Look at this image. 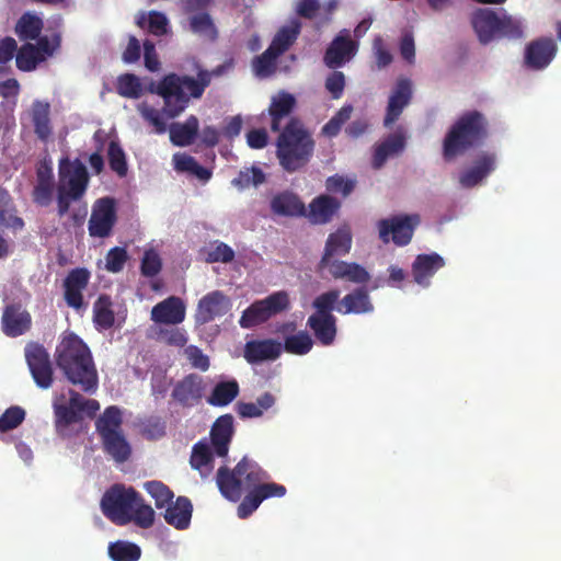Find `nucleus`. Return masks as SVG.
Listing matches in <instances>:
<instances>
[{"label":"nucleus","mask_w":561,"mask_h":561,"mask_svg":"<svg viewBox=\"0 0 561 561\" xmlns=\"http://www.w3.org/2000/svg\"><path fill=\"white\" fill-rule=\"evenodd\" d=\"M420 224L419 215H397L378 221L379 238L383 243L392 241L398 247L408 245Z\"/></svg>","instance_id":"nucleus-11"},{"label":"nucleus","mask_w":561,"mask_h":561,"mask_svg":"<svg viewBox=\"0 0 561 561\" xmlns=\"http://www.w3.org/2000/svg\"><path fill=\"white\" fill-rule=\"evenodd\" d=\"M320 270H328L334 279H344L353 284L365 285L370 279L368 271L358 263L332 260L328 265H319Z\"/></svg>","instance_id":"nucleus-19"},{"label":"nucleus","mask_w":561,"mask_h":561,"mask_svg":"<svg viewBox=\"0 0 561 561\" xmlns=\"http://www.w3.org/2000/svg\"><path fill=\"white\" fill-rule=\"evenodd\" d=\"M278 55L272 51L268 47L260 56H256L253 60V69L257 77L266 78L272 76L276 69V59Z\"/></svg>","instance_id":"nucleus-51"},{"label":"nucleus","mask_w":561,"mask_h":561,"mask_svg":"<svg viewBox=\"0 0 561 561\" xmlns=\"http://www.w3.org/2000/svg\"><path fill=\"white\" fill-rule=\"evenodd\" d=\"M198 127V119L194 115L188 116L183 124L173 123L169 129L171 142L178 147L192 145L197 136Z\"/></svg>","instance_id":"nucleus-35"},{"label":"nucleus","mask_w":561,"mask_h":561,"mask_svg":"<svg viewBox=\"0 0 561 561\" xmlns=\"http://www.w3.org/2000/svg\"><path fill=\"white\" fill-rule=\"evenodd\" d=\"M264 172L257 167H252L241 170L238 173V175L232 180V185L240 190H243L245 187H249L250 185L257 186L264 183Z\"/></svg>","instance_id":"nucleus-54"},{"label":"nucleus","mask_w":561,"mask_h":561,"mask_svg":"<svg viewBox=\"0 0 561 561\" xmlns=\"http://www.w3.org/2000/svg\"><path fill=\"white\" fill-rule=\"evenodd\" d=\"M234 259V251L227 243L221 241L213 242L206 250V262L208 263H230Z\"/></svg>","instance_id":"nucleus-55"},{"label":"nucleus","mask_w":561,"mask_h":561,"mask_svg":"<svg viewBox=\"0 0 561 561\" xmlns=\"http://www.w3.org/2000/svg\"><path fill=\"white\" fill-rule=\"evenodd\" d=\"M55 183H35L32 192L33 202L41 207H48L53 202Z\"/></svg>","instance_id":"nucleus-62"},{"label":"nucleus","mask_w":561,"mask_h":561,"mask_svg":"<svg viewBox=\"0 0 561 561\" xmlns=\"http://www.w3.org/2000/svg\"><path fill=\"white\" fill-rule=\"evenodd\" d=\"M107 158L110 168L113 172H115L119 176H125L127 174L126 156L123 148L117 141H110L107 148Z\"/></svg>","instance_id":"nucleus-50"},{"label":"nucleus","mask_w":561,"mask_h":561,"mask_svg":"<svg viewBox=\"0 0 561 561\" xmlns=\"http://www.w3.org/2000/svg\"><path fill=\"white\" fill-rule=\"evenodd\" d=\"M43 27L44 22L38 15L32 12H25L16 21L14 32L20 41L28 43V41L38 38Z\"/></svg>","instance_id":"nucleus-39"},{"label":"nucleus","mask_w":561,"mask_h":561,"mask_svg":"<svg viewBox=\"0 0 561 561\" xmlns=\"http://www.w3.org/2000/svg\"><path fill=\"white\" fill-rule=\"evenodd\" d=\"M274 215L283 217H300L306 215L305 204L299 196L290 191L279 192L270 202Z\"/></svg>","instance_id":"nucleus-26"},{"label":"nucleus","mask_w":561,"mask_h":561,"mask_svg":"<svg viewBox=\"0 0 561 561\" xmlns=\"http://www.w3.org/2000/svg\"><path fill=\"white\" fill-rule=\"evenodd\" d=\"M116 91L121 96L138 99L142 94V84L136 75L124 73L117 78Z\"/></svg>","instance_id":"nucleus-48"},{"label":"nucleus","mask_w":561,"mask_h":561,"mask_svg":"<svg viewBox=\"0 0 561 561\" xmlns=\"http://www.w3.org/2000/svg\"><path fill=\"white\" fill-rule=\"evenodd\" d=\"M270 474L255 460L244 456L233 469L222 466L217 470L216 483L221 495L237 503L238 517H250L263 503L272 497H283L285 485L268 481Z\"/></svg>","instance_id":"nucleus-1"},{"label":"nucleus","mask_w":561,"mask_h":561,"mask_svg":"<svg viewBox=\"0 0 561 561\" xmlns=\"http://www.w3.org/2000/svg\"><path fill=\"white\" fill-rule=\"evenodd\" d=\"M296 106V99L288 92H279L273 96L268 106V115L271 117V130L276 133L282 130L280 127L284 118L288 117Z\"/></svg>","instance_id":"nucleus-32"},{"label":"nucleus","mask_w":561,"mask_h":561,"mask_svg":"<svg viewBox=\"0 0 561 561\" xmlns=\"http://www.w3.org/2000/svg\"><path fill=\"white\" fill-rule=\"evenodd\" d=\"M32 323L31 314L22 310L21 306L9 305L2 314V327L5 335L16 337L30 330Z\"/></svg>","instance_id":"nucleus-25"},{"label":"nucleus","mask_w":561,"mask_h":561,"mask_svg":"<svg viewBox=\"0 0 561 561\" xmlns=\"http://www.w3.org/2000/svg\"><path fill=\"white\" fill-rule=\"evenodd\" d=\"M25 358L35 383L42 389L51 387L54 371L46 348L38 343H30L25 347Z\"/></svg>","instance_id":"nucleus-12"},{"label":"nucleus","mask_w":561,"mask_h":561,"mask_svg":"<svg viewBox=\"0 0 561 561\" xmlns=\"http://www.w3.org/2000/svg\"><path fill=\"white\" fill-rule=\"evenodd\" d=\"M59 182L56 187L57 214L61 218L68 214L72 202L80 201L89 185V173L80 159L70 161L64 158L59 162Z\"/></svg>","instance_id":"nucleus-8"},{"label":"nucleus","mask_w":561,"mask_h":561,"mask_svg":"<svg viewBox=\"0 0 561 561\" xmlns=\"http://www.w3.org/2000/svg\"><path fill=\"white\" fill-rule=\"evenodd\" d=\"M193 513V505L190 499L179 496L176 501L170 504L164 513L165 522L176 529L184 530L188 528Z\"/></svg>","instance_id":"nucleus-33"},{"label":"nucleus","mask_w":561,"mask_h":561,"mask_svg":"<svg viewBox=\"0 0 561 561\" xmlns=\"http://www.w3.org/2000/svg\"><path fill=\"white\" fill-rule=\"evenodd\" d=\"M299 33L300 24L298 22L291 26H284L276 33L268 48L280 56L295 43Z\"/></svg>","instance_id":"nucleus-44"},{"label":"nucleus","mask_w":561,"mask_h":561,"mask_svg":"<svg viewBox=\"0 0 561 561\" xmlns=\"http://www.w3.org/2000/svg\"><path fill=\"white\" fill-rule=\"evenodd\" d=\"M158 339L167 345L176 347H183L187 343L186 332L180 328L160 329Z\"/></svg>","instance_id":"nucleus-61"},{"label":"nucleus","mask_w":561,"mask_h":561,"mask_svg":"<svg viewBox=\"0 0 561 561\" xmlns=\"http://www.w3.org/2000/svg\"><path fill=\"white\" fill-rule=\"evenodd\" d=\"M103 515L118 526L134 523L140 528H149L154 523L153 508L145 503L141 494L133 486L115 483L103 494L100 502Z\"/></svg>","instance_id":"nucleus-2"},{"label":"nucleus","mask_w":561,"mask_h":561,"mask_svg":"<svg viewBox=\"0 0 561 561\" xmlns=\"http://www.w3.org/2000/svg\"><path fill=\"white\" fill-rule=\"evenodd\" d=\"M313 346V341L307 331H299L296 334L285 336L282 351L293 355H306Z\"/></svg>","instance_id":"nucleus-45"},{"label":"nucleus","mask_w":561,"mask_h":561,"mask_svg":"<svg viewBox=\"0 0 561 561\" xmlns=\"http://www.w3.org/2000/svg\"><path fill=\"white\" fill-rule=\"evenodd\" d=\"M340 297V290L331 289L328 290L318 297L312 302L316 312L313 314L318 316H333L332 310L336 308L335 304L337 302Z\"/></svg>","instance_id":"nucleus-56"},{"label":"nucleus","mask_w":561,"mask_h":561,"mask_svg":"<svg viewBox=\"0 0 561 561\" xmlns=\"http://www.w3.org/2000/svg\"><path fill=\"white\" fill-rule=\"evenodd\" d=\"M30 116L36 137L41 141L47 142L53 136L50 104L46 101L35 100L32 103Z\"/></svg>","instance_id":"nucleus-27"},{"label":"nucleus","mask_w":561,"mask_h":561,"mask_svg":"<svg viewBox=\"0 0 561 561\" xmlns=\"http://www.w3.org/2000/svg\"><path fill=\"white\" fill-rule=\"evenodd\" d=\"M169 21L164 13L159 11H150L148 16V31L156 35L162 36L167 34Z\"/></svg>","instance_id":"nucleus-64"},{"label":"nucleus","mask_w":561,"mask_h":561,"mask_svg":"<svg viewBox=\"0 0 561 561\" xmlns=\"http://www.w3.org/2000/svg\"><path fill=\"white\" fill-rule=\"evenodd\" d=\"M127 260L128 254L124 248H112L105 256V268L111 273H119L123 271Z\"/></svg>","instance_id":"nucleus-60"},{"label":"nucleus","mask_w":561,"mask_h":561,"mask_svg":"<svg viewBox=\"0 0 561 561\" xmlns=\"http://www.w3.org/2000/svg\"><path fill=\"white\" fill-rule=\"evenodd\" d=\"M233 432V416L231 414H224L214 422L210 430V443L217 456H227Z\"/></svg>","instance_id":"nucleus-23"},{"label":"nucleus","mask_w":561,"mask_h":561,"mask_svg":"<svg viewBox=\"0 0 561 561\" xmlns=\"http://www.w3.org/2000/svg\"><path fill=\"white\" fill-rule=\"evenodd\" d=\"M137 110L141 117L154 127L157 134L165 133L167 124L157 108L144 102L138 104Z\"/></svg>","instance_id":"nucleus-58"},{"label":"nucleus","mask_w":561,"mask_h":561,"mask_svg":"<svg viewBox=\"0 0 561 561\" xmlns=\"http://www.w3.org/2000/svg\"><path fill=\"white\" fill-rule=\"evenodd\" d=\"M496 164V156L493 152L483 151L474 160L473 165L463 171L459 176L461 186L470 188L485 179Z\"/></svg>","instance_id":"nucleus-22"},{"label":"nucleus","mask_w":561,"mask_h":561,"mask_svg":"<svg viewBox=\"0 0 561 561\" xmlns=\"http://www.w3.org/2000/svg\"><path fill=\"white\" fill-rule=\"evenodd\" d=\"M357 51V44L348 35L336 36L324 54V62L329 68H337L351 59Z\"/></svg>","instance_id":"nucleus-24"},{"label":"nucleus","mask_w":561,"mask_h":561,"mask_svg":"<svg viewBox=\"0 0 561 561\" xmlns=\"http://www.w3.org/2000/svg\"><path fill=\"white\" fill-rule=\"evenodd\" d=\"M35 49L45 61L48 57H51L55 53L60 49L61 46V33L59 31L54 32L50 36H38L35 39Z\"/></svg>","instance_id":"nucleus-53"},{"label":"nucleus","mask_w":561,"mask_h":561,"mask_svg":"<svg viewBox=\"0 0 561 561\" xmlns=\"http://www.w3.org/2000/svg\"><path fill=\"white\" fill-rule=\"evenodd\" d=\"M239 394V385L236 380L218 382L209 397L207 402L213 407H226L231 403Z\"/></svg>","instance_id":"nucleus-42"},{"label":"nucleus","mask_w":561,"mask_h":561,"mask_svg":"<svg viewBox=\"0 0 561 561\" xmlns=\"http://www.w3.org/2000/svg\"><path fill=\"white\" fill-rule=\"evenodd\" d=\"M56 364L69 382L82 391L94 393L98 389V370L88 345L70 333L56 347Z\"/></svg>","instance_id":"nucleus-3"},{"label":"nucleus","mask_w":561,"mask_h":561,"mask_svg":"<svg viewBox=\"0 0 561 561\" xmlns=\"http://www.w3.org/2000/svg\"><path fill=\"white\" fill-rule=\"evenodd\" d=\"M471 24L479 42L483 45L501 38L508 41L525 38L523 22L503 10L499 13L489 8L477 9L472 13Z\"/></svg>","instance_id":"nucleus-7"},{"label":"nucleus","mask_w":561,"mask_h":561,"mask_svg":"<svg viewBox=\"0 0 561 561\" xmlns=\"http://www.w3.org/2000/svg\"><path fill=\"white\" fill-rule=\"evenodd\" d=\"M108 554L113 561H138L141 550L136 543L118 540L108 546Z\"/></svg>","instance_id":"nucleus-46"},{"label":"nucleus","mask_w":561,"mask_h":561,"mask_svg":"<svg viewBox=\"0 0 561 561\" xmlns=\"http://www.w3.org/2000/svg\"><path fill=\"white\" fill-rule=\"evenodd\" d=\"M43 61V57L39 56L35 45L32 43L23 44L15 57L16 67L21 71H32Z\"/></svg>","instance_id":"nucleus-47"},{"label":"nucleus","mask_w":561,"mask_h":561,"mask_svg":"<svg viewBox=\"0 0 561 561\" xmlns=\"http://www.w3.org/2000/svg\"><path fill=\"white\" fill-rule=\"evenodd\" d=\"M444 265V259L435 252L431 254H419L412 264V274L415 283L427 286L430 278Z\"/></svg>","instance_id":"nucleus-30"},{"label":"nucleus","mask_w":561,"mask_h":561,"mask_svg":"<svg viewBox=\"0 0 561 561\" xmlns=\"http://www.w3.org/2000/svg\"><path fill=\"white\" fill-rule=\"evenodd\" d=\"M490 134L486 116L477 110L466 111L451 124L442 145V154L449 162L484 144Z\"/></svg>","instance_id":"nucleus-5"},{"label":"nucleus","mask_w":561,"mask_h":561,"mask_svg":"<svg viewBox=\"0 0 561 561\" xmlns=\"http://www.w3.org/2000/svg\"><path fill=\"white\" fill-rule=\"evenodd\" d=\"M192 33L208 42H215L218 38V30L213 18L207 12H198L188 19Z\"/></svg>","instance_id":"nucleus-41"},{"label":"nucleus","mask_w":561,"mask_h":561,"mask_svg":"<svg viewBox=\"0 0 561 561\" xmlns=\"http://www.w3.org/2000/svg\"><path fill=\"white\" fill-rule=\"evenodd\" d=\"M335 310L342 314L370 313L374 311V305L370 300L367 288L358 287L345 295L337 304Z\"/></svg>","instance_id":"nucleus-28"},{"label":"nucleus","mask_w":561,"mask_h":561,"mask_svg":"<svg viewBox=\"0 0 561 561\" xmlns=\"http://www.w3.org/2000/svg\"><path fill=\"white\" fill-rule=\"evenodd\" d=\"M351 248V230L347 227L337 229L335 232L329 234L319 265H328V262L334 260V256H343L347 254Z\"/></svg>","instance_id":"nucleus-29"},{"label":"nucleus","mask_w":561,"mask_h":561,"mask_svg":"<svg viewBox=\"0 0 561 561\" xmlns=\"http://www.w3.org/2000/svg\"><path fill=\"white\" fill-rule=\"evenodd\" d=\"M104 451L116 462H125L131 455V448L123 431L101 438Z\"/></svg>","instance_id":"nucleus-38"},{"label":"nucleus","mask_w":561,"mask_h":561,"mask_svg":"<svg viewBox=\"0 0 561 561\" xmlns=\"http://www.w3.org/2000/svg\"><path fill=\"white\" fill-rule=\"evenodd\" d=\"M558 51V46L551 37H540L531 41L525 48L524 62L527 68L541 70L550 65Z\"/></svg>","instance_id":"nucleus-15"},{"label":"nucleus","mask_w":561,"mask_h":561,"mask_svg":"<svg viewBox=\"0 0 561 561\" xmlns=\"http://www.w3.org/2000/svg\"><path fill=\"white\" fill-rule=\"evenodd\" d=\"M356 180L343 176L341 174H334L325 180V190L330 194H341L343 197H347L355 188Z\"/></svg>","instance_id":"nucleus-52"},{"label":"nucleus","mask_w":561,"mask_h":561,"mask_svg":"<svg viewBox=\"0 0 561 561\" xmlns=\"http://www.w3.org/2000/svg\"><path fill=\"white\" fill-rule=\"evenodd\" d=\"M214 456L208 444L198 442L193 446L190 463L193 469L199 471L202 477H207L213 469Z\"/></svg>","instance_id":"nucleus-43"},{"label":"nucleus","mask_w":561,"mask_h":561,"mask_svg":"<svg viewBox=\"0 0 561 561\" xmlns=\"http://www.w3.org/2000/svg\"><path fill=\"white\" fill-rule=\"evenodd\" d=\"M412 82L408 78H400L388 100L383 125L390 127L401 116L403 110L410 104L412 100Z\"/></svg>","instance_id":"nucleus-17"},{"label":"nucleus","mask_w":561,"mask_h":561,"mask_svg":"<svg viewBox=\"0 0 561 561\" xmlns=\"http://www.w3.org/2000/svg\"><path fill=\"white\" fill-rule=\"evenodd\" d=\"M93 323L99 331L108 330L115 323L113 301L106 294L100 295L93 304Z\"/></svg>","instance_id":"nucleus-37"},{"label":"nucleus","mask_w":561,"mask_h":561,"mask_svg":"<svg viewBox=\"0 0 561 561\" xmlns=\"http://www.w3.org/2000/svg\"><path fill=\"white\" fill-rule=\"evenodd\" d=\"M276 157L288 173L304 169L311 160L316 141L311 131L297 116H290L282 130L277 131Z\"/></svg>","instance_id":"nucleus-4"},{"label":"nucleus","mask_w":561,"mask_h":561,"mask_svg":"<svg viewBox=\"0 0 561 561\" xmlns=\"http://www.w3.org/2000/svg\"><path fill=\"white\" fill-rule=\"evenodd\" d=\"M116 222L114 199L103 197L95 202L89 220V233L91 237L105 238L112 232Z\"/></svg>","instance_id":"nucleus-14"},{"label":"nucleus","mask_w":561,"mask_h":561,"mask_svg":"<svg viewBox=\"0 0 561 561\" xmlns=\"http://www.w3.org/2000/svg\"><path fill=\"white\" fill-rule=\"evenodd\" d=\"M185 319V305L179 297L171 296L151 310V320L154 323L178 325Z\"/></svg>","instance_id":"nucleus-21"},{"label":"nucleus","mask_w":561,"mask_h":561,"mask_svg":"<svg viewBox=\"0 0 561 561\" xmlns=\"http://www.w3.org/2000/svg\"><path fill=\"white\" fill-rule=\"evenodd\" d=\"M90 277V272L84 267H77L68 273L64 279V298L69 307L76 310L83 308L82 291L88 287Z\"/></svg>","instance_id":"nucleus-18"},{"label":"nucleus","mask_w":561,"mask_h":561,"mask_svg":"<svg viewBox=\"0 0 561 561\" xmlns=\"http://www.w3.org/2000/svg\"><path fill=\"white\" fill-rule=\"evenodd\" d=\"M290 306L289 296L280 290L268 295L266 298L251 304L243 312L239 324L243 329H250L266 322L270 318L287 310Z\"/></svg>","instance_id":"nucleus-10"},{"label":"nucleus","mask_w":561,"mask_h":561,"mask_svg":"<svg viewBox=\"0 0 561 561\" xmlns=\"http://www.w3.org/2000/svg\"><path fill=\"white\" fill-rule=\"evenodd\" d=\"M69 396L68 403L55 402L53 405L55 431L64 438L73 435V425L80 424L84 415L93 419L100 410L95 399H87L75 390H70Z\"/></svg>","instance_id":"nucleus-9"},{"label":"nucleus","mask_w":561,"mask_h":561,"mask_svg":"<svg viewBox=\"0 0 561 561\" xmlns=\"http://www.w3.org/2000/svg\"><path fill=\"white\" fill-rule=\"evenodd\" d=\"M282 354V343L273 340H251L244 345L243 356L249 364L277 359Z\"/></svg>","instance_id":"nucleus-20"},{"label":"nucleus","mask_w":561,"mask_h":561,"mask_svg":"<svg viewBox=\"0 0 561 561\" xmlns=\"http://www.w3.org/2000/svg\"><path fill=\"white\" fill-rule=\"evenodd\" d=\"M307 325L322 345L333 344L336 336V318L334 316L311 314L307 320Z\"/></svg>","instance_id":"nucleus-34"},{"label":"nucleus","mask_w":561,"mask_h":561,"mask_svg":"<svg viewBox=\"0 0 561 561\" xmlns=\"http://www.w3.org/2000/svg\"><path fill=\"white\" fill-rule=\"evenodd\" d=\"M341 203L328 194L319 195L309 204L308 218L312 224L323 225L332 220Z\"/></svg>","instance_id":"nucleus-31"},{"label":"nucleus","mask_w":561,"mask_h":561,"mask_svg":"<svg viewBox=\"0 0 561 561\" xmlns=\"http://www.w3.org/2000/svg\"><path fill=\"white\" fill-rule=\"evenodd\" d=\"M205 393V382L198 374H188L173 386L171 398L180 407L191 409L197 405Z\"/></svg>","instance_id":"nucleus-13"},{"label":"nucleus","mask_w":561,"mask_h":561,"mask_svg":"<svg viewBox=\"0 0 561 561\" xmlns=\"http://www.w3.org/2000/svg\"><path fill=\"white\" fill-rule=\"evenodd\" d=\"M122 411L116 405L107 407L95 422V428L100 437L110 436L122 431Z\"/></svg>","instance_id":"nucleus-40"},{"label":"nucleus","mask_w":561,"mask_h":561,"mask_svg":"<svg viewBox=\"0 0 561 561\" xmlns=\"http://www.w3.org/2000/svg\"><path fill=\"white\" fill-rule=\"evenodd\" d=\"M25 419V411L18 405L10 407L0 416V431L8 432L16 428Z\"/></svg>","instance_id":"nucleus-59"},{"label":"nucleus","mask_w":561,"mask_h":561,"mask_svg":"<svg viewBox=\"0 0 561 561\" xmlns=\"http://www.w3.org/2000/svg\"><path fill=\"white\" fill-rule=\"evenodd\" d=\"M144 488L154 499L158 508L172 504L174 494L163 482L157 480L148 481L144 484Z\"/></svg>","instance_id":"nucleus-49"},{"label":"nucleus","mask_w":561,"mask_h":561,"mask_svg":"<svg viewBox=\"0 0 561 561\" xmlns=\"http://www.w3.org/2000/svg\"><path fill=\"white\" fill-rule=\"evenodd\" d=\"M405 147V138L402 134H392L375 148L373 156L374 169H380L390 156L398 154Z\"/></svg>","instance_id":"nucleus-36"},{"label":"nucleus","mask_w":561,"mask_h":561,"mask_svg":"<svg viewBox=\"0 0 561 561\" xmlns=\"http://www.w3.org/2000/svg\"><path fill=\"white\" fill-rule=\"evenodd\" d=\"M184 354L194 368H197L202 371H206L209 368L208 356L205 355L196 345H188L184 350Z\"/></svg>","instance_id":"nucleus-63"},{"label":"nucleus","mask_w":561,"mask_h":561,"mask_svg":"<svg viewBox=\"0 0 561 561\" xmlns=\"http://www.w3.org/2000/svg\"><path fill=\"white\" fill-rule=\"evenodd\" d=\"M197 79L190 76L169 73L164 76L156 88V93L163 99L162 113L168 118H175L190 104L191 98L198 99L210 83V76L201 70Z\"/></svg>","instance_id":"nucleus-6"},{"label":"nucleus","mask_w":561,"mask_h":561,"mask_svg":"<svg viewBox=\"0 0 561 561\" xmlns=\"http://www.w3.org/2000/svg\"><path fill=\"white\" fill-rule=\"evenodd\" d=\"M231 310L229 297L219 290H214L205 295L197 305L195 322L206 324L216 318L227 314Z\"/></svg>","instance_id":"nucleus-16"},{"label":"nucleus","mask_w":561,"mask_h":561,"mask_svg":"<svg viewBox=\"0 0 561 561\" xmlns=\"http://www.w3.org/2000/svg\"><path fill=\"white\" fill-rule=\"evenodd\" d=\"M162 270V260L154 249L145 251L140 263V273L145 277H154Z\"/></svg>","instance_id":"nucleus-57"}]
</instances>
